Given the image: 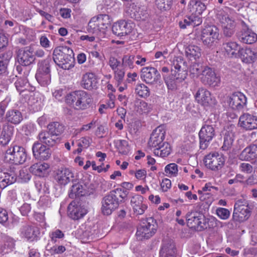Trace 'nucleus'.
I'll use <instances>...</instances> for the list:
<instances>
[{
    "instance_id": "nucleus-12",
    "label": "nucleus",
    "mask_w": 257,
    "mask_h": 257,
    "mask_svg": "<svg viewBox=\"0 0 257 257\" xmlns=\"http://www.w3.org/2000/svg\"><path fill=\"white\" fill-rule=\"evenodd\" d=\"M153 222V218H149L138 227L136 235L139 239H148L155 233L156 230L155 225L152 224Z\"/></svg>"
},
{
    "instance_id": "nucleus-2",
    "label": "nucleus",
    "mask_w": 257,
    "mask_h": 257,
    "mask_svg": "<svg viewBox=\"0 0 257 257\" xmlns=\"http://www.w3.org/2000/svg\"><path fill=\"white\" fill-rule=\"evenodd\" d=\"M127 192L121 188L111 191L101 201V212L104 215H110L126 198Z\"/></svg>"
},
{
    "instance_id": "nucleus-16",
    "label": "nucleus",
    "mask_w": 257,
    "mask_h": 257,
    "mask_svg": "<svg viewBox=\"0 0 257 257\" xmlns=\"http://www.w3.org/2000/svg\"><path fill=\"white\" fill-rule=\"evenodd\" d=\"M141 77L147 83L152 84L157 83L160 80L161 75L156 68L146 67L142 69Z\"/></svg>"
},
{
    "instance_id": "nucleus-27",
    "label": "nucleus",
    "mask_w": 257,
    "mask_h": 257,
    "mask_svg": "<svg viewBox=\"0 0 257 257\" xmlns=\"http://www.w3.org/2000/svg\"><path fill=\"white\" fill-rule=\"evenodd\" d=\"M160 257H176V248L173 240L169 239L163 240Z\"/></svg>"
},
{
    "instance_id": "nucleus-7",
    "label": "nucleus",
    "mask_w": 257,
    "mask_h": 257,
    "mask_svg": "<svg viewBox=\"0 0 257 257\" xmlns=\"http://www.w3.org/2000/svg\"><path fill=\"white\" fill-rule=\"evenodd\" d=\"M251 209L248 201L244 199L237 200L234 205L232 219L239 222L246 220L250 215Z\"/></svg>"
},
{
    "instance_id": "nucleus-45",
    "label": "nucleus",
    "mask_w": 257,
    "mask_h": 257,
    "mask_svg": "<svg viewBox=\"0 0 257 257\" xmlns=\"http://www.w3.org/2000/svg\"><path fill=\"white\" fill-rule=\"evenodd\" d=\"M17 176L14 173H6L0 181V187L5 188L14 183L16 181Z\"/></svg>"
},
{
    "instance_id": "nucleus-63",
    "label": "nucleus",
    "mask_w": 257,
    "mask_h": 257,
    "mask_svg": "<svg viewBox=\"0 0 257 257\" xmlns=\"http://www.w3.org/2000/svg\"><path fill=\"white\" fill-rule=\"evenodd\" d=\"M31 48V51L32 55L34 56V60H35L36 57L39 58H42L45 55V52L44 50L40 48H35L33 46H30Z\"/></svg>"
},
{
    "instance_id": "nucleus-24",
    "label": "nucleus",
    "mask_w": 257,
    "mask_h": 257,
    "mask_svg": "<svg viewBox=\"0 0 257 257\" xmlns=\"http://www.w3.org/2000/svg\"><path fill=\"white\" fill-rule=\"evenodd\" d=\"M18 61L20 64L27 66L34 62V57L32 55L30 46L19 49L17 53Z\"/></svg>"
},
{
    "instance_id": "nucleus-31",
    "label": "nucleus",
    "mask_w": 257,
    "mask_h": 257,
    "mask_svg": "<svg viewBox=\"0 0 257 257\" xmlns=\"http://www.w3.org/2000/svg\"><path fill=\"white\" fill-rule=\"evenodd\" d=\"M143 201V197L140 195H136L131 198V205L134 212L137 215L143 214L148 207L147 205L144 203Z\"/></svg>"
},
{
    "instance_id": "nucleus-56",
    "label": "nucleus",
    "mask_w": 257,
    "mask_h": 257,
    "mask_svg": "<svg viewBox=\"0 0 257 257\" xmlns=\"http://www.w3.org/2000/svg\"><path fill=\"white\" fill-rule=\"evenodd\" d=\"M239 170L246 174H251L254 171V165L247 163H242L239 166Z\"/></svg>"
},
{
    "instance_id": "nucleus-8",
    "label": "nucleus",
    "mask_w": 257,
    "mask_h": 257,
    "mask_svg": "<svg viewBox=\"0 0 257 257\" xmlns=\"http://www.w3.org/2000/svg\"><path fill=\"white\" fill-rule=\"evenodd\" d=\"M27 158L26 150L19 146H14L8 149L5 152V160L16 165L23 164Z\"/></svg>"
},
{
    "instance_id": "nucleus-15",
    "label": "nucleus",
    "mask_w": 257,
    "mask_h": 257,
    "mask_svg": "<svg viewBox=\"0 0 257 257\" xmlns=\"http://www.w3.org/2000/svg\"><path fill=\"white\" fill-rule=\"evenodd\" d=\"M246 96L240 92L232 93L229 96L228 101L229 105L232 109L238 111L242 110L246 106Z\"/></svg>"
},
{
    "instance_id": "nucleus-55",
    "label": "nucleus",
    "mask_w": 257,
    "mask_h": 257,
    "mask_svg": "<svg viewBox=\"0 0 257 257\" xmlns=\"http://www.w3.org/2000/svg\"><path fill=\"white\" fill-rule=\"evenodd\" d=\"M22 32L28 41H33L35 37V33L34 31L30 28L25 26H22Z\"/></svg>"
},
{
    "instance_id": "nucleus-35",
    "label": "nucleus",
    "mask_w": 257,
    "mask_h": 257,
    "mask_svg": "<svg viewBox=\"0 0 257 257\" xmlns=\"http://www.w3.org/2000/svg\"><path fill=\"white\" fill-rule=\"evenodd\" d=\"M97 80L92 73L85 74L81 80V85L84 89L91 90L96 87Z\"/></svg>"
},
{
    "instance_id": "nucleus-34",
    "label": "nucleus",
    "mask_w": 257,
    "mask_h": 257,
    "mask_svg": "<svg viewBox=\"0 0 257 257\" xmlns=\"http://www.w3.org/2000/svg\"><path fill=\"white\" fill-rule=\"evenodd\" d=\"M257 158V145L252 144L246 147L240 154L239 158L242 161H249Z\"/></svg>"
},
{
    "instance_id": "nucleus-29",
    "label": "nucleus",
    "mask_w": 257,
    "mask_h": 257,
    "mask_svg": "<svg viewBox=\"0 0 257 257\" xmlns=\"http://www.w3.org/2000/svg\"><path fill=\"white\" fill-rule=\"evenodd\" d=\"M78 102L77 106H75V109L83 110L90 107L92 102L91 95L83 90H80Z\"/></svg>"
},
{
    "instance_id": "nucleus-11",
    "label": "nucleus",
    "mask_w": 257,
    "mask_h": 257,
    "mask_svg": "<svg viewBox=\"0 0 257 257\" xmlns=\"http://www.w3.org/2000/svg\"><path fill=\"white\" fill-rule=\"evenodd\" d=\"M219 30L215 26H208L202 30L201 39L204 45L209 47L218 39Z\"/></svg>"
},
{
    "instance_id": "nucleus-14",
    "label": "nucleus",
    "mask_w": 257,
    "mask_h": 257,
    "mask_svg": "<svg viewBox=\"0 0 257 257\" xmlns=\"http://www.w3.org/2000/svg\"><path fill=\"white\" fill-rule=\"evenodd\" d=\"M54 179L61 186H65L73 180L74 173L69 168L61 167L54 172Z\"/></svg>"
},
{
    "instance_id": "nucleus-10",
    "label": "nucleus",
    "mask_w": 257,
    "mask_h": 257,
    "mask_svg": "<svg viewBox=\"0 0 257 257\" xmlns=\"http://www.w3.org/2000/svg\"><path fill=\"white\" fill-rule=\"evenodd\" d=\"M225 159L217 152L209 153L204 158L205 166L212 171L220 170L224 165Z\"/></svg>"
},
{
    "instance_id": "nucleus-52",
    "label": "nucleus",
    "mask_w": 257,
    "mask_h": 257,
    "mask_svg": "<svg viewBox=\"0 0 257 257\" xmlns=\"http://www.w3.org/2000/svg\"><path fill=\"white\" fill-rule=\"evenodd\" d=\"M178 165L175 163H171L167 165L165 168L166 176L168 177H175L178 174Z\"/></svg>"
},
{
    "instance_id": "nucleus-41",
    "label": "nucleus",
    "mask_w": 257,
    "mask_h": 257,
    "mask_svg": "<svg viewBox=\"0 0 257 257\" xmlns=\"http://www.w3.org/2000/svg\"><path fill=\"white\" fill-rule=\"evenodd\" d=\"M190 12L195 10V15H200L206 10V6L204 3L199 0H191L188 5Z\"/></svg>"
},
{
    "instance_id": "nucleus-6",
    "label": "nucleus",
    "mask_w": 257,
    "mask_h": 257,
    "mask_svg": "<svg viewBox=\"0 0 257 257\" xmlns=\"http://www.w3.org/2000/svg\"><path fill=\"white\" fill-rule=\"evenodd\" d=\"M187 225L194 229L201 231L213 226V222L197 211H191L186 215Z\"/></svg>"
},
{
    "instance_id": "nucleus-49",
    "label": "nucleus",
    "mask_w": 257,
    "mask_h": 257,
    "mask_svg": "<svg viewBox=\"0 0 257 257\" xmlns=\"http://www.w3.org/2000/svg\"><path fill=\"white\" fill-rule=\"evenodd\" d=\"M35 77L38 82L42 86H46L51 82L50 74L36 73Z\"/></svg>"
},
{
    "instance_id": "nucleus-25",
    "label": "nucleus",
    "mask_w": 257,
    "mask_h": 257,
    "mask_svg": "<svg viewBox=\"0 0 257 257\" xmlns=\"http://www.w3.org/2000/svg\"><path fill=\"white\" fill-rule=\"evenodd\" d=\"M238 39L243 43L251 44L256 42L257 35L243 23L242 28L238 34Z\"/></svg>"
},
{
    "instance_id": "nucleus-18",
    "label": "nucleus",
    "mask_w": 257,
    "mask_h": 257,
    "mask_svg": "<svg viewBox=\"0 0 257 257\" xmlns=\"http://www.w3.org/2000/svg\"><path fill=\"white\" fill-rule=\"evenodd\" d=\"M34 157L40 160H47L51 156V151L49 148L39 142L34 143L32 146Z\"/></svg>"
},
{
    "instance_id": "nucleus-53",
    "label": "nucleus",
    "mask_w": 257,
    "mask_h": 257,
    "mask_svg": "<svg viewBox=\"0 0 257 257\" xmlns=\"http://www.w3.org/2000/svg\"><path fill=\"white\" fill-rule=\"evenodd\" d=\"M174 0H156V4L160 10H167L170 9Z\"/></svg>"
},
{
    "instance_id": "nucleus-42",
    "label": "nucleus",
    "mask_w": 257,
    "mask_h": 257,
    "mask_svg": "<svg viewBox=\"0 0 257 257\" xmlns=\"http://www.w3.org/2000/svg\"><path fill=\"white\" fill-rule=\"evenodd\" d=\"M201 22V20L197 16L191 15L186 17L184 20L179 22V26L181 28L185 29L187 26L192 25L193 26L199 25Z\"/></svg>"
},
{
    "instance_id": "nucleus-30",
    "label": "nucleus",
    "mask_w": 257,
    "mask_h": 257,
    "mask_svg": "<svg viewBox=\"0 0 257 257\" xmlns=\"http://www.w3.org/2000/svg\"><path fill=\"white\" fill-rule=\"evenodd\" d=\"M39 233L38 227L29 224L24 225L21 230L22 236L31 241L36 240Z\"/></svg>"
},
{
    "instance_id": "nucleus-57",
    "label": "nucleus",
    "mask_w": 257,
    "mask_h": 257,
    "mask_svg": "<svg viewBox=\"0 0 257 257\" xmlns=\"http://www.w3.org/2000/svg\"><path fill=\"white\" fill-rule=\"evenodd\" d=\"M114 79L117 82V84L119 85L122 83L124 80L125 71L123 68L117 69L114 70Z\"/></svg>"
},
{
    "instance_id": "nucleus-19",
    "label": "nucleus",
    "mask_w": 257,
    "mask_h": 257,
    "mask_svg": "<svg viewBox=\"0 0 257 257\" xmlns=\"http://www.w3.org/2000/svg\"><path fill=\"white\" fill-rule=\"evenodd\" d=\"M39 142L48 147H53L60 142L59 137L51 134L48 131H41L37 136Z\"/></svg>"
},
{
    "instance_id": "nucleus-40",
    "label": "nucleus",
    "mask_w": 257,
    "mask_h": 257,
    "mask_svg": "<svg viewBox=\"0 0 257 257\" xmlns=\"http://www.w3.org/2000/svg\"><path fill=\"white\" fill-rule=\"evenodd\" d=\"M185 55L190 60H196L201 56V49L194 45H190L185 48Z\"/></svg>"
},
{
    "instance_id": "nucleus-39",
    "label": "nucleus",
    "mask_w": 257,
    "mask_h": 257,
    "mask_svg": "<svg viewBox=\"0 0 257 257\" xmlns=\"http://www.w3.org/2000/svg\"><path fill=\"white\" fill-rule=\"evenodd\" d=\"M15 85L17 90L20 93L27 90L29 92H33L35 89L34 87L30 86L28 80L25 77L18 79L15 82Z\"/></svg>"
},
{
    "instance_id": "nucleus-37",
    "label": "nucleus",
    "mask_w": 257,
    "mask_h": 257,
    "mask_svg": "<svg viewBox=\"0 0 257 257\" xmlns=\"http://www.w3.org/2000/svg\"><path fill=\"white\" fill-rule=\"evenodd\" d=\"M14 128L9 125L3 126V130L0 135V144L3 146L7 145L13 136Z\"/></svg>"
},
{
    "instance_id": "nucleus-1",
    "label": "nucleus",
    "mask_w": 257,
    "mask_h": 257,
    "mask_svg": "<svg viewBox=\"0 0 257 257\" xmlns=\"http://www.w3.org/2000/svg\"><path fill=\"white\" fill-rule=\"evenodd\" d=\"M188 66L187 62L181 57H176L172 62L171 74L164 76V79L168 88L176 89L178 84L187 77Z\"/></svg>"
},
{
    "instance_id": "nucleus-54",
    "label": "nucleus",
    "mask_w": 257,
    "mask_h": 257,
    "mask_svg": "<svg viewBox=\"0 0 257 257\" xmlns=\"http://www.w3.org/2000/svg\"><path fill=\"white\" fill-rule=\"evenodd\" d=\"M9 62V58L6 54L0 55V74L6 72L7 66Z\"/></svg>"
},
{
    "instance_id": "nucleus-20",
    "label": "nucleus",
    "mask_w": 257,
    "mask_h": 257,
    "mask_svg": "<svg viewBox=\"0 0 257 257\" xmlns=\"http://www.w3.org/2000/svg\"><path fill=\"white\" fill-rule=\"evenodd\" d=\"M238 125L246 131L257 128V116L248 113L242 114L239 118Z\"/></svg>"
},
{
    "instance_id": "nucleus-47",
    "label": "nucleus",
    "mask_w": 257,
    "mask_h": 257,
    "mask_svg": "<svg viewBox=\"0 0 257 257\" xmlns=\"http://www.w3.org/2000/svg\"><path fill=\"white\" fill-rule=\"evenodd\" d=\"M114 144L118 152L123 155L127 154L130 150L127 141L124 140H118L114 142Z\"/></svg>"
},
{
    "instance_id": "nucleus-17",
    "label": "nucleus",
    "mask_w": 257,
    "mask_h": 257,
    "mask_svg": "<svg viewBox=\"0 0 257 257\" xmlns=\"http://www.w3.org/2000/svg\"><path fill=\"white\" fill-rule=\"evenodd\" d=\"M165 131L163 127L159 126L153 131L152 133L149 141L148 142V146L151 149H157L161 146L165 139Z\"/></svg>"
},
{
    "instance_id": "nucleus-48",
    "label": "nucleus",
    "mask_w": 257,
    "mask_h": 257,
    "mask_svg": "<svg viewBox=\"0 0 257 257\" xmlns=\"http://www.w3.org/2000/svg\"><path fill=\"white\" fill-rule=\"evenodd\" d=\"M134 62H135V55L133 54L125 55L122 58L121 66L123 68L133 69L134 67Z\"/></svg>"
},
{
    "instance_id": "nucleus-22",
    "label": "nucleus",
    "mask_w": 257,
    "mask_h": 257,
    "mask_svg": "<svg viewBox=\"0 0 257 257\" xmlns=\"http://www.w3.org/2000/svg\"><path fill=\"white\" fill-rule=\"evenodd\" d=\"M197 102L204 106H208L216 103L215 100L212 98L210 92L206 89L200 88L195 95Z\"/></svg>"
},
{
    "instance_id": "nucleus-43",
    "label": "nucleus",
    "mask_w": 257,
    "mask_h": 257,
    "mask_svg": "<svg viewBox=\"0 0 257 257\" xmlns=\"http://www.w3.org/2000/svg\"><path fill=\"white\" fill-rule=\"evenodd\" d=\"M171 149L169 144L164 142L157 149L154 150V153L156 156L164 158L167 157L171 153Z\"/></svg>"
},
{
    "instance_id": "nucleus-60",
    "label": "nucleus",
    "mask_w": 257,
    "mask_h": 257,
    "mask_svg": "<svg viewBox=\"0 0 257 257\" xmlns=\"http://www.w3.org/2000/svg\"><path fill=\"white\" fill-rule=\"evenodd\" d=\"M233 140L232 138L228 135L225 134L224 136V142L222 149L224 151L229 150L232 147Z\"/></svg>"
},
{
    "instance_id": "nucleus-3",
    "label": "nucleus",
    "mask_w": 257,
    "mask_h": 257,
    "mask_svg": "<svg viewBox=\"0 0 257 257\" xmlns=\"http://www.w3.org/2000/svg\"><path fill=\"white\" fill-rule=\"evenodd\" d=\"M55 63L63 69L69 70L74 66L75 59L73 50L67 46L55 48L53 52Z\"/></svg>"
},
{
    "instance_id": "nucleus-36",
    "label": "nucleus",
    "mask_w": 257,
    "mask_h": 257,
    "mask_svg": "<svg viewBox=\"0 0 257 257\" xmlns=\"http://www.w3.org/2000/svg\"><path fill=\"white\" fill-rule=\"evenodd\" d=\"M5 119L8 122L17 125L22 121L23 117L22 113L19 110L11 109L7 112Z\"/></svg>"
},
{
    "instance_id": "nucleus-5",
    "label": "nucleus",
    "mask_w": 257,
    "mask_h": 257,
    "mask_svg": "<svg viewBox=\"0 0 257 257\" xmlns=\"http://www.w3.org/2000/svg\"><path fill=\"white\" fill-rule=\"evenodd\" d=\"M110 24L111 20L108 15H99L91 19L88 24L87 31L95 36H100L104 34Z\"/></svg>"
},
{
    "instance_id": "nucleus-64",
    "label": "nucleus",
    "mask_w": 257,
    "mask_h": 257,
    "mask_svg": "<svg viewBox=\"0 0 257 257\" xmlns=\"http://www.w3.org/2000/svg\"><path fill=\"white\" fill-rule=\"evenodd\" d=\"M204 67L201 64L197 63H195L193 64L190 67V72L197 75L199 74L201 75L202 73V69Z\"/></svg>"
},
{
    "instance_id": "nucleus-59",
    "label": "nucleus",
    "mask_w": 257,
    "mask_h": 257,
    "mask_svg": "<svg viewBox=\"0 0 257 257\" xmlns=\"http://www.w3.org/2000/svg\"><path fill=\"white\" fill-rule=\"evenodd\" d=\"M15 245L14 239L8 237L6 239L3 245V251L7 253L9 251H11L14 248Z\"/></svg>"
},
{
    "instance_id": "nucleus-23",
    "label": "nucleus",
    "mask_w": 257,
    "mask_h": 257,
    "mask_svg": "<svg viewBox=\"0 0 257 257\" xmlns=\"http://www.w3.org/2000/svg\"><path fill=\"white\" fill-rule=\"evenodd\" d=\"M68 215L73 220L83 217L87 212V209L75 201H72L68 206Z\"/></svg>"
},
{
    "instance_id": "nucleus-26",
    "label": "nucleus",
    "mask_w": 257,
    "mask_h": 257,
    "mask_svg": "<svg viewBox=\"0 0 257 257\" xmlns=\"http://www.w3.org/2000/svg\"><path fill=\"white\" fill-rule=\"evenodd\" d=\"M127 13L132 18L137 21L144 20L147 15L146 10L144 7H140L135 4L130 5L127 8Z\"/></svg>"
},
{
    "instance_id": "nucleus-33",
    "label": "nucleus",
    "mask_w": 257,
    "mask_h": 257,
    "mask_svg": "<svg viewBox=\"0 0 257 257\" xmlns=\"http://www.w3.org/2000/svg\"><path fill=\"white\" fill-rule=\"evenodd\" d=\"M238 56L242 61L245 63H251L254 62L257 57V53L251 49L241 48L238 50Z\"/></svg>"
},
{
    "instance_id": "nucleus-61",
    "label": "nucleus",
    "mask_w": 257,
    "mask_h": 257,
    "mask_svg": "<svg viewBox=\"0 0 257 257\" xmlns=\"http://www.w3.org/2000/svg\"><path fill=\"white\" fill-rule=\"evenodd\" d=\"M46 249L49 251L51 254H60L64 252L66 248L64 246H53V247H49L48 244L46 246Z\"/></svg>"
},
{
    "instance_id": "nucleus-32",
    "label": "nucleus",
    "mask_w": 257,
    "mask_h": 257,
    "mask_svg": "<svg viewBox=\"0 0 257 257\" xmlns=\"http://www.w3.org/2000/svg\"><path fill=\"white\" fill-rule=\"evenodd\" d=\"M89 194V183L82 185L81 183H77L73 185L69 193L70 198L73 199L76 196H84Z\"/></svg>"
},
{
    "instance_id": "nucleus-9",
    "label": "nucleus",
    "mask_w": 257,
    "mask_h": 257,
    "mask_svg": "<svg viewBox=\"0 0 257 257\" xmlns=\"http://www.w3.org/2000/svg\"><path fill=\"white\" fill-rule=\"evenodd\" d=\"M217 19L221 24L224 36L231 37L235 32L236 23L235 20L224 11L217 14Z\"/></svg>"
},
{
    "instance_id": "nucleus-13",
    "label": "nucleus",
    "mask_w": 257,
    "mask_h": 257,
    "mask_svg": "<svg viewBox=\"0 0 257 257\" xmlns=\"http://www.w3.org/2000/svg\"><path fill=\"white\" fill-rule=\"evenodd\" d=\"M201 80L205 85L212 87L218 86L220 83V78L217 76L214 70L210 67L205 66L202 69Z\"/></svg>"
},
{
    "instance_id": "nucleus-58",
    "label": "nucleus",
    "mask_w": 257,
    "mask_h": 257,
    "mask_svg": "<svg viewBox=\"0 0 257 257\" xmlns=\"http://www.w3.org/2000/svg\"><path fill=\"white\" fill-rule=\"evenodd\" d=\"M216 213L217 216L221 219L226 220L230 216V211L228 209L224 208H218L216 210Z\"/></svg>"
},
{
    "instance_id": "nucleus-51",
    "label": "nucleus",
    "mask_w": 257,
    "mask_h": 257,
    "mask_svg": "<svg viewBox=\"0 0 257 257\" xmlns=\"http://www.w3.org/2000/svg\"><path fill=\"white\" fill-rule=\"evenodd\" d=\"M136 92L142 97H147L150 95L149 88L144 84H139L136 86Z\"/></svg>"
},
{
    "instance_id": "nucleus-28",
    "label": "nucleus",
    "mask_w": 257,
    "mask_h": 257,
    "mask_svg": "<svg viewBox=\"0 0 257 257\" xmlns=\"http://www.w3.org/2000/svg\"><path fill=\"white\" fill-rule=\"evenodd\" d=\"M50 165L47 163H35L29 168V171L35 176L40 177L47 176L49 174Z\"/></svg>"
},
{
    "instance_id": "nucleus-4",
    "label": "nucleus",
    "mask_w": 257,
    "mask_h": 257,
    "mask_svg": "<svg viewBox=\"0 0 257 257\" xmlns=\"http://www.w3.org/2000/svg\"><path fill=\"white\" fill-rule=\"evenodd\" d=\"M215 118L213 115H211L204 121V123L199 133L200 148L201 149H206L215 137L214 126H215Z\"/></svg>"
},
{
    "instance_id": "nucleus-62",
    "label": "nucleus",
    "mask_w": 257,
    "mask_h": 257,
    "mask_svg": "<svg viewBox=\"0 0 257 257\" xmlns=\"http://www.w3.org/2000/svg\"><path fill=\"white\" fill-rule=\"evenodd\" d=\"M138 107V110H139L140 112L142 113H148L150 112L152 109L151 105L148 104L146 102L144 101H140Z\"/></svg>"
},
{
    "instance_id": "nucleus-44",
    "label": "nucleus",
    "mask_w": 257,
    "mask_h": 257,
    "mask_svg": "<svg viewBox=\"0 0 257 257\" xmlns=\"http://www.w3.org/2000/svg\"><path fill=\"white\" fill-rule=\"evenodd\" d=\"M48 131L53 135L58 137L63 132L64 126L58 122H53L47 126Z\"/></svg>"
},
{
    "instance_id": "nucleus-46",
    "label": "nucleus",
    "mask_w": 257,
    "mask_h": 257,
    "mask_svg": "<svg viewBox=\"0 0 257 257\" xmlns=\"http://www.w3.org/2000/svg\"><path fill=\"white\" fill-rule=\"evenodd\" d=\"M79 93L80 90L71 92L68 94L65 97L66 102L71 105L74 109L75 106H77V103L78 102Z\"/></svg>"
},
{
    "instance_id": "nucleus-50",
    "label": "nucleus",
    "mask_w": 257,
    "mask_h": 257,
    "mask_svg": "<svg viewBox=\"0 0 257 257\" xmlns=\"http://www.w3.org/2000/svg\"><path fill=\"white\" fill-rule=\"evenodd\" d=\"M50 65L49 60H44L38 63V69L36 73L50 74Z\"/></svg>"
},
{
    "instance_id": "nucleus-21",
    "label": "nucleus",
    "mask_w": 257,
    "mask_h": 257,
    "mask_svg": "<svg viewBox=\"0 0 257 257\" xmlns=\"http://www.w3.org/2000/svg\"><path fill=\"white\" fill-rule=\"evenodd\" d=\"M133 29V24L125 21H120L113 25L112 31L114 35L121 37L130 34Z\"/></svg>"
},
{
    "instance_id": "nucleus-38",
    "label": "nucleus",
    "mask_w": 257,
    "mask_h": 257,
    "mask_svg": "<svg viewBox=\"0 0 257 257\" xmlns=\"http://www.w3.org/2000/svg\"><path fill=\"white\" fill-rule=\"evenodd\" d=\"M223 48L229 57L238 58V50L240 49L239 45L235 42H229L223 44Z\"/></svg>"
}]
</instances>
